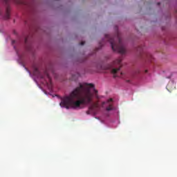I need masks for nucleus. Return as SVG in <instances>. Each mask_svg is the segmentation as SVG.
I'll return each mask as SVG.
<instances>
[{"label":"nucleus","instance_id":"423d86ee","mask_svg":"<svg viewBox=\"0 0 177 177\" xmlns=\"http://www.w3.org/2000/svg\"><path fill=\"white\" fill-rule=\"evenodd\" d=\"M106 111H113V110H114V106H113V104H109L106 108Z\"/></svg>","mask_w":177,"mask_h":177},{"label":"nucleus","instance_id":"20e7f679","mask_svg":"<svg viewBox=\"0 0 177 177\" xmlns=\"http://www.w3.org/2000/svg\"><path fill=\"white\" fill-rule=\"evenodd\" d=\"M99 110H100V105H99V101H97L95 103H93L89 106L86 114L88 115H89V114H96Z\"/></svg>","mask_w":177,"mask_h":177},{"label":"nucleus","instance_id":"f257e3e1","mask_svg":"<svg viewBox=\"0 0 177 177\" xmlns=\"http://www.w3.org/2000/svg\"><path fill=\"white\" fill-rule=\"evenodd\" d=\"M95 88L92 84L79 83V86L76 87L68 96H66L62 100L59 105L65 109H81V106H88L92 103L93 94L91 92V88Z\"/></svg>","mask_w":177,"mask_h":177},{"label":"nucleus","instance_id":"ddd939ff","mask_svg":"<svg viewBox=\"0 0 177 177\" xmlns=\"http://www.w3.org/2000/svg\"><path fill=\"white\" fill-rule=\"evenodd\" d=\"M46 75H47V78H48V80H50V77H49V74H46Z\"/></svg>","mask_w":177,"mask_h":177},{"label":"nucleus","instance_id":"9b49d317","mask_svg":"<svg viewBox=\"0 0 177 177\" xmlns=\"http://www.w3.org/2000/svg\"><path fill=\"white\" fill-rule=\"evenodd\" d=\"M104 104H106V102H103L102 103V107H103V106H104Z\"/></svg>","mask_w":177,"mask_h":177},{"label":"nucleus","instance_id":"9d476101","mask_svg":"<svg viewBox=\"0 0 177 177\" xmlns=\"http://www.w3.org/2000/svg\"><path fill=\"white\" fill-rule=\"evenodd\" d=\"M167 88H169V89L171 88V83H169V84H168Z\"/></svg>","mask_w":177,"mask_h":177},{"label":"nucleus","instance_id":"aec40b11","mask_svg":"<svg viewBox=\"0 0 177 177\" xmlns=\"http://www.w3.org/2000/svg\"><path fill=\"white\" fill-rule=\"evenodd\" d=\"M120 74H121V75H122V73H121Z\"/></svg>","mask_w":177,"mask_h":177},{"label":"nucleus","instance_id":"39448f33","mask_svg":"<svg viewBox=\"0 0 177 177\" xmlns=\"http://www.w3.org/2000/svg\"><path fill=\"white\" fill-rule=\"evenodd\" d=\"M144 56L149 61H151V59H153V55L150 53H145Z\"/></svg>","mask_w":177,"mask_h":177},{"label":"nucleus","instance_id":"dca6fc26","mask_svg":"<svg viewBox=\"0 0 177 177\" xmlns=\"http://www.w3.org/2000/svg\"><path fill=\"white\" fill-rule=\"evenodd\" d=\"M160 3H158V6H160Z\"/></svg>","mask_w":177,"mask_h":177},{"label":"nucleus","instance_id":"0eeeda50","mask_svg":"<svg viewBox=\"0 0 177 177\" xmlns=\"http://www.w3.org/2000/svg\"><path fill=\"white\" fill-rule=\"evenodd\" d=\"M143 50H145L143 46H140L137 48V52H139V53L140 55H142V53H143Z\"/></svg>","mask_w":177,"mask_h":177},{"label":"nucleus","instance_id":"f8f14e48","mask_svg":"<svg viewBox=\"0 0 177 177\" xmlns=\"http://www.w3.org/2000/svg\"><path fill=\"white\" fill-rule=\"evenodd\" d=\"M28 41V38H26L25 39V44H27Z\"/></svg>","mask_w":177,"mask_h":177},{"label":"nucleus","instance_id":"4468645a","mask_svg":"<svg viewBox=\"0 0 177 177\" xmlns=\"http://www.w3.org/2000/svg\"><path fill=\"white\" fill-rule=\"evenodd\" d=\"M94 92H95V94H97V90L94 88Z\"/></svg>","mask_w":177,"mask_h":177},{"label":"nucleus","instance_id":"a211bd4d","mask_svg":"<svg viewBox=\"0 0 177 177\" xmlns=\"http://www.w3.org/2000/svg\"><path fill=\"white\" fill-rule=\"evenodd\" d=\"M145 73H147V70L145 71Z\"/></svg>","mask_w":177,"mask_h":177},{"label":"nucleus","instance_id":"7ed1b4c3","mask_svg":"<svg viewBox=\"0 0 177 177\" xmlns=\"http://www.w3.org/2000/svg\"><path fill=\"white\" fill-rule=\"evenodd\" d=\"M121 59H118L113 61L112 64L109 67V68H112L111 73L112 74H114V78L117 77V75H115V73H118V71L121 70V67H122V66H121Z\"/></svg>","mask_w":177,"mask_h":177},{"label":"nucleus","instance_id":"2eb2a0df","mask_svg":"<svg viewBox=\"0 0 177 177\" xmlns=\"http://www.w3.org/2000/svg\"><path fill=\"white\" fill-rule=\"evenodd\" d=\"M95 97H97V99H99V95H96Z\"/></svg>","mask_w":177,"mask_h":177},{"label":"nucleus","instance_id":"6e6552de","mask_svg":"<svg viewBox=\"0 0 177 177\" xmlns=\"http://www.w3.org/2000/svg\"><path fill=\"white\" fill-rule=\"evenodd\" d=\"M110 102H113V98H110L107 100L106 103H110Z\"/></svg>","mask_w":177,"mask_h":177},{"label":"nucleus","instance_id":"6ab92c4d","mask_svg":"<svg viewBox=\"0 0 177 177\" xmlns=\"http://www.w3.org/2000/svg\"><path fill=\"white\" fill-rule=\"evenodd\" d=\"M102 43H100V46H102Z\"/></svg>","mask_w":177,"mask_h":177},{"label":"nucleus","instance_id":"f3484780","mask_svg":"<svg viewBox=\"0 0 177 177\" xmlns=\"http://www.w3.org/2000/svg\"><path fill=\"white\" fill-rule=\"evenodd\" d=\"M12 44H15V40L12 41Z\"/></svg>","mask_w":177,"mask_h":177},{"label":"nucleus","instance_id":"1a4fd4ad","mask_svg":"<svg viewBox=\"0 0 177 177\" xmlns=\"http://www.w3.org/2000/svg\"><path fill=\"white\" fill-rule=\"evenodd\" d=\"M80 45H85V41H82L80 44Z\"/></svg>","mask_w":177,"mask_h":177},{"label":"nucleus","instance_id":"f03ea898","mask_svg":"<svg viewBox=\"0 0 177 177\" xmlns=\"http://www.w3.org/2000/svg\"><path fill=\"white\" fill-rule=\"evenodd\" d=\"M105 38L111 44L113 52H118V53H121V55L127 53L125 44L122 43V39H121L119 31H117L115 36L106 35Z\"/></svg>","mask_w":177,"mask_h":177}]
</instances>
